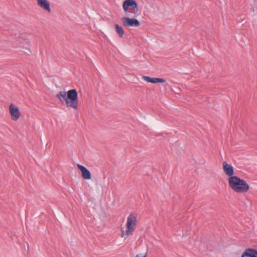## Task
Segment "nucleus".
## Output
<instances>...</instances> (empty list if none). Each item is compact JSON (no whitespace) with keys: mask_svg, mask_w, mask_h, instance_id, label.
<instances>
[{"mask_svg":"<svg viewBox=\"0 0 257 257\" xmlns=\"http://www.w3.org/2000/svg\"><path fill=\"white\" fill-rule=\"evenodd\" d=\"M222 169L228 178L235 176H234V168L231 164H228L226 162H223L222 163Z\"/></svg>","mask_w":257,"mask_h":257,"instance_id":"0eeeda50","label":"nucleus"},{"mask_svg":"<svg viewBox=\"0 0 257 257\" xmlns=\"http://www.w3.org/2000/svg\"><path fill=\"white\" fill-rule=\"evenodd\" d=\"M123 25L125 27H138L140 25V22L136 19L124 17L121 19Z\"/></svg>","mask_w":257,"mask_h":257,"instance_id":"423d86ee","label":"nucleus"},{"mask_svg":"<svg viewBox=\"0 0 257 257\" xmlns=\"http://www.w3.org/2000/svg\"><path fill=\"white\" fill-rule=\"evenodd\" d=\"M37 5L43 10L50 13V3L47 0H37Z\"/></svg>","mask_w":257,"mask_h":257,"instance_id":"1a4fd4ad","label":"nucleus"},{"mask_svg":"<svg viewBox=\"0 0 257 257\" xmlns=\"http://www.w3.org/2000/svg\"><path fill=\"white\" fill-rule=\"evenodd\" d=\"M9 111L11 118L13 121H17L21 116V112L19 107L13 103L10 104Z\"/></svg>","mask_w":257,"mask_h":257,"instance_id":"20e7f679","label":"nucleus"},{"mask_svg":"<svg viewBox=\"0 0 257 257\" xmlns=\"http://www.w3.org/2000/svg\"><path fill=\"white\" fill-rule=\"evenodd\" d=\"M241 257H257V250L253 248H246Z\"/></svg>","mask_w":257,"mask_h":257,"instance_id":"9d476101","label":"nucleus"},{"mask_svg":"<svg viewBox=\"0 0 257 257\" xmlns=\"http://www.w3.org/2000/svg\"><path fill=\"white\" fill-rule=\"evenodd\" d=\"M229 187L236 193H245L248 191L250 187L245 180L235 176L227 179Z\"/></svg>","mask_w":257,"mask_h":257,"instance_id":"f03ea898","label":"nucleus"},{"mask_svg":"<svg viewBox=\"0 0 257 257\" xmlns=\"http://www.w3.org/2000/svg\"><path fill=\"white\" fill-rule=\"evenodd\" d=\"M78 168L80 170L82 177L85 180H90L91 178L90 171L84 166L77 164Z\"/></svg>","mask_w":257,"mask_h":257,"instance_id":"6e6552de","label":"nucleus"},{"mask_svg":"<svg viewBox=\"0 0 257 257\" xmlns=\"http://www.w3.org/2000/svg\"><path fill=\"white\" fill-rule=\"evenodd\" d=\"M137 214L134 212L130 213L126 219L125 229L121 227V237L125 240L128 236L133 235L137 227Z\"/></svg>","mask_w":257,"mask_h":257,"instance_id":"7ed1b4c3","label":"nucleus"},{"mask_svg":"<svg viewBox=\"0 0 257 257\" xmlns=\"http://www.w3.org/2000/svg\"><path fill=\"white\" fill-rule=\"evenodd\" d=\"M56 97L62 103H65L67 107L76 110L78 108V93L76 89H70L67 92L60 91L56 95Z\"/></svg>","mask_w":257,"mask_h":257,"instance_id":"f257e3e1","label":"nucleus"},{"mask_svg":"<svg viewBox=\"0 0 257 257\" xmlns=\"http://www.w3.org/2000/svg\"><path fill=\"white\" fill-rule=\"evenodd\" d=\"M131 7L134 10V14L138 15V5L135 0H125L122 4V8L123 11L127 13L128 8Z\"/></svg>","mask_w":257,"mask_h":257,"instance_id":"39448f33","label":"nucleus"},{"mask_svg":"<svg viewBox=\"0 0 257 257\" xmlns=\"http://www.w3.org/2000/svg\"><path fill=\"white\" fill-rule=\"evenodd\" d=\"M147 252H146L144 256H141L140 254H137L135 257H147Z\"/></svg>","mask_w":257,"mask_h":257,"instance_id":"4468645a","label":"nucleus"},{"mask_svg":"<svg viewBox=\"0 0 257 257\" xmlns=\"http://www.w3.org/2000/svg\"><path fill=\"white\" fill-rule=\"evenodd\" d=\"M115 31L120 37H122L124 34V31L122 28L118 24L115 25Z\"/></svg>","mask_w":257,"mask_h":257,"instance_id":"f8f14e48","label":"nucleus"},{"mask_svg":"<svg viewBox=\"0 0 257 257\" xmlns=\"http://www.w3.org/2000/svg\"><path fill=\"white\" fill-rule=\"evenodd\" d=\"M21 43L22 44H25L28 46H31V45L30 40L27 38H22L21 40Z\"/></svg>","mask_w":257,"mask_h":257,"instance_id":"ddd939ff","label":"nucleus"},{"mask_svg":"<svg viewBox=\"0 0 257 257\" xmlns=\"http://www.w3.org/2000/svg\"><path fill=\"white\" fill-rule=\"evenodd\" d=\"M142 78L145 81L150 82L152 83H164L166 82V80L163 78H151L147 76H143Z\"/></svg>","mask_w":257,"mask_h":257,"instance_id":"9b49d317","label":"nucleus"},{"mask_svg":"<svg viewBox=\"0 0 257 257\" xmlns=\"http://www.w3.org/2000/svg\"><path fill=\"white\" fill-rule=\"evenodd\" d=\"M26 49L28 51H29V52H31V50H30V48H26Z\"/></svg>","mask_w":257,"mask_h":257,"instance_id":"2eb2a0df","label":"nucleus"}]
</instances>
